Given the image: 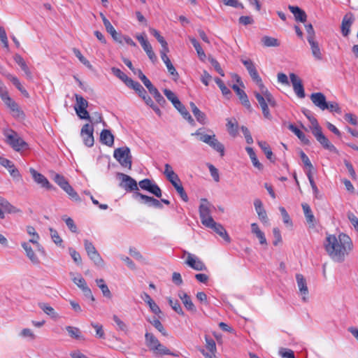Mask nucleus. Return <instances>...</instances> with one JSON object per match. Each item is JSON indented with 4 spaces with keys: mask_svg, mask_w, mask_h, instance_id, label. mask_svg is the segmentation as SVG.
<instances>
[{
    "mask_svg": "<svg viewBox=\"0 0 358 358\" xmlns=\"http://www.w3.org/2000/svg\"><path fill=\"white\" fill-rule=\"evenodd\" d=\"M6 137V143L15 151H20L27 148V143L13 130H10L4 134Z\"/></svg>",
    "mask_w": 358,
    "mask_h": 358,
    "instance_id": "nucleus-4",
    "label": "nucleus"
},
{
    "mask_svg": "<svg viewBox=\"0 0 358 358\" xmlns=\"http://www.w3.org/2000/svg\"><path fill=\"white\" fill-rule=\"evenodd\" d=\"M70 275L71 276V280L73 282L82 290L84 295L94 301V297L92 294V292L90 288L87 286V282L83 277L79 273L76 275L73 273H70Z\"/></svg>",
    "mask_w": 358,
    "mask_h": 358,
    "instance_id": "nucleus-10",
    "label": "nucleus"
},
{
    "mask_svg": "<svg viewBox=\"0 0 358 358\" xmlns=\"http://www.w3.org/2000/svg\"><path fill=\"white\" fill-rule=\"evenodd\" d=\"M84 246L88 257L94 264L97 266L103 267L104 266V262L93 243L85 239L84 240Z\"/></svg>",
    "mask_w": 358,
    "mask_h": 358,
    "instance_id": "nucleus-6",
    "label": "nucleus"
},
{
    "mask_svg": "<svg viewBox=\"0 0 358 358\" xmlns=\"http://www.w3.org/2000/svg\"><path fill=\"white\" fill-rule=\"evenodd\" d=\"M289 10L293 13L295 20L301 22L306 21L307 15L306 13L298 6H289Z\"/></svg>",
    "mask_w": 358,
    "mask_h": 358,
    "instance_id": "nucleus-34",
    "label": "nucleus"
},
{
    "mask_svg": "<svg viewBox=\"0 0 358 358\" xmlns=\"http://www.w3.org/2000/svg\"><path fill=\"white\" fill-rule=\"evenodd\" d=\"M150 33L156 38L158 42L161 44L162 50L165 51H169L168 44L163 36H162L159 32L153 28H150Z\"/></svg>",
    "mask_w": 358,
    "mask_h": 358,
    "instance_id": "nucleus-44",
    "label": "nucleus"
},
{
    "mask_svg": "<svg viewBox=\"0 0 358 358\" xmlns=\"http://www.w3.org/2000/svg\"><path fill=\"white\" fill-rule=\"evenodd\" d=\"M348 218L355 229L358 232V218L351 212L348 213Z\"/></svg>",
    "mask_w": 358,
    "mask_h": 358,
    "instance_id": "nucleus-64",
    "label": "nucleus"
},
{
    "mask_svg": "<svg viewBox=\"0 0 358 358\" xmlns=\"http://www.w3.org/2000/svg\"><path fill=\"white\" fill-rule=\"evenodd\" d=\"M40 308L48 315L50 316L53 319H57L59 317L58 314L55 312V309L45 303H40L38 304Z\"/></svg>",
    "mask_w": 358,
    "mask_h": 358,
    "instance_id": "nucleus-45",
    "label": "nucleus"
},
{
    "mask_svg": "<svg viewBox=\"0 0 358 358\" xmlns=\"http://www.w3.org/2000/svg\"><path fill=\"white\" fill-rule=\"evenodd\" d=\"M76 104L74 106V108L80 109L87 108L88 102L80 95L75 94Z\"/></svg>",
    "mask_w": 358,
    "mask_h": 358,
    "instance_id": "nucleus-54",
    "label": "nucleus"
},
{
    "mask_svg": "<svg viewBox=\"0 0 358 358\" xmlns=\"http://www.w3.org/2000/svg\"><path fill=\"white\" fill-rule=\"evenodd\" d=\"M279 354L283 358H295L294 352L289 349L280 348Z\"/></svg>",
    "mask_w": 358,
    "mask_h": 358,
    "instance_id": "nucleus-63",
    "label": "nucleus"
},
{
    "mask_svg": "<svg viewBox=\"0 0 358 358\" xmlns=\"http://www.w3.org/2000/svg\"><path fill=\"white\" fill-rule=\"evenodd\" d=\"M317 141L324 147V148L329 151H336V149L334 145H332L329 139L323 134L322 129H316L314 134H313Z\"/></svg>",
    "mask_w": 358,
    "mask_h": 358,
    "instance_id": "nucleus-20",
    "label": "nucleus"
},
{
    "mask_svg": "<svg viewBox=\"0 0 358 358\" xmlns=\"http://www.w3.org/2000/svg\"><path fill=\"white\" fill-rule=\"evenodd\" d=\"M20 210L10 203L6 199L0 196V219H4L6 213H17Z\"/></svg>",
    "mask_w": 358,
    "mask_h": 358,
    "instance_id": "nucleus-16",
    "label": "nucleus"
},
{
    "mask_svg": "<svg viewBox=\"0 0 358 358\" xmlns=\"http://www.w3.org/2000/svg\"><path fill=\"white\" fill-rule=\"evenodd\" d=\"M145 342L148 350L155 357H162L164 355L176 356L165 345L162 344L158 338L152 333L146 332L145 334Z\"/></svg>",
    "mask_w": 358,
    "mask_h": 358,
    "instance_id": "nucleus-2",
    "label": "nucleus"
},
{
    "mask_svg": "<svg viewBox=\"0 0 358 358\" xmlns=\"http://www.w3.org/2000/svg\"><path fill=\"white\" fill-rule=\"evenodd\" d=\"M4 103L8 107L12 113L13 116L15 117H20L24 116L22 110L20 108L18 104L13 100L10 96L3 101Z\"/></svg>",
    "mask_w": 358,
    "mask_h": 358,
    "instance_id": "nucleus-25",
    "label": "nucleus"
},
{
    "mask_svg": "<svg viewBox=\"0 0 358 358\" xmlns=\"http://www.w3.org/2000/svg\"><path fill=\"white\" fill-rule=\"evenodd\" d=\"M49 230H50V232L51 238L53 241V242L56 245H61L62 242H63V241L61 238V237L59 236V235L57 233V231L56 230H55L54 229H52V228H50Z\"/></svg>",
    "mask_w": 358,
    "mask_h": 358,
    "instance_id": "nucleus-59",
    "label": "nucleus"
},
{
    "mask_svg": "<svg viewBox=\"0 0 358 358\" xmlns=\"http://www.w3.org/2000/svg\"><path fill=\"white\" fill-rule=\"evenodd\" d=\"M249 74H250L251 78L252 79V80L254 82H255L256 84L259 86V87L260 88L261 93L263 94L266 96L267 101L271 105V106H275V100H274L273 96L271 95V94L268 91V90L264 85L262 78L259 76L257 69L253 70V71L250 72Z\"/></svg>",
    "mask_w": 358,
    "mask_h": 358,
    "instance_id": "nucleus-8",
    "label": "nucleus"
},
{
    "mask_svg": "<svg viewBox=\"0 0 358 358\" xmlns=\"http://www.w3.org/2000/svg\"><path fill=\"white\" fill-rule=\"evenodd\" d=\"M214 80L216 83V84L218 85V87H220L223 95L227 96V95L231 94L230 90L225 86L224 83L220 78H215L214 79Z\"/></svg>",
    "mask_w": 358,
    "mask_h": 358,
    "instance_id": "nucleus-57",
    "label": "nucleus"
},
{
    "mask_svg": "<svg viewBox=\"0 0 358 358\" xmlns=\"http://www.w3.org/2000/svg\"><path fill=\"white\" fill-rule=\"evenodd\" d=\"M184 255L186 256L185 263L192 269L199 271H206L207 269L205 264L195 255L184 251Z\"/></svg>",
    "mask_w": 358,
    "mask_h": 358,
    "instance_id": "nucleus-7",
    "label": "nucleus"
},
{
    "mask_svg": "<svg viewBox=\"0 0 358 358\" xmlns=\"http://www.w3.org/2000/svg\"><path fill=\"white\" fill-rule=\"evenodd\" d=\"M169 51H165L164 50H161V57L164 64H166V66L168 69V71L169 73L173 76L174 80H177L178 78V73L176 71L175 67L172 64L171 60L169 59V57L167 56V52Z\"/></svg>",
    "mask_w": 358,
    "mask_h": 358,
    "instance_id": "nucleus-26",
    "label": "nucleus"
},
{
    "mask_svg": "<svg viewBox=\"0 0 358 358\" xmlns=\"http://www.w3.org/2000/svg\"><path fill=\"white\" fill-rule=\"evenodd\" d=\"M210 204L206 199H201L199 212L202 224L207 225L210 222H213V219L210 215Z\"/></svg>",
    "mask_w": 358,
    "mask_h": 358,
    "instance_id": "nucleus-9",
    "label": "nucleus"
},
{
    "mask_svg": "<svg viewBox=\"0 0 358 358\" xmlns=\"http://www.w3.org/2000/svg\"><path fill=\"white\" fill-rule=\"evenodd\" d=\"M164 174L172 185H175V183L180 180L178 176L174 172L173 168L169 164L164 165Z\"/></svg>",
    "mask_w": 358,
    "mask_h": 358,
    "instance_id": "nucleus-29",
    "label": "nucleus"
},
{
    "mask_svg": "<svg viewBox=\"0 0 358 358\" xmlns=\"http://www.w3.org/2000/svg\"><path fill=\"white\" fill-rule=\"evenodd\" d=\"M13 59H14V61L20 66L21 69L24 71L27 79L32 80V78H33L32 73H31V70L29 69V68L28 67V66H27V63L25 62L24 59H23V57L19 54H15L13 57Z\"/></svg>",
    "mask_w": 358,
    "mask_h": 358,
    "instance_id": "nucleus-27",
    "label": "nucleus"
},
{
    "mask_svg": "<svg viewBox=\"0 0 358 358\" xmlns=\"http://www.w3.org/2000/svg\"><path fill=\"white\" fill-rule=\"evenodd\" d=\"M136 38L141 43L143 49L146 52L149 59L153 62H155L157 60V57L152 50V45H150L149 41L146 39L144 34H138L136 36Z\"/></svg>",
    "mask_w": 358,
    "mask_h": 358,
    "instance_id": "nucleus-15",
    "label": "nucleus"
},
{
    "mask_svg": "<svg viewBox=\"0 0 358 358\" xmlns=\"http://www.w3.org/2000/svg\"><path fill=\"white\" fill-rule=\"evenodd\" d=\"M150 322L164 336L166 335V331L162 325V322L157 318L150 320Z\"/></svg>",
    "mask_w": 358,
    "mask_h": 358,
    "instance_id": "nucleus-61",
    "label": "nucleus"
},
{
    "mask_svg": "<svg viewBox=\"0 0 358 358\" xmlns=\"http://www.w3.org/2000/svg\"><path fill=\"white\" fill-rule=\"evenodd\" d=\"M289 78L293 87L294 92L296 94V95L299 98H304L306 94L301 78L294 73L289 74Z\"/></svg>",
    "mask_w": 358,
    "mask_h": 358,
    "instance_id": "nucleus-13",
    "label": "nucleus"
},
{
    "mask_svg": "<svg viewBox=\"0 0 358 358\" xmlns=\"http://www.w3.org/2000/svg\"><path fill=\"white\" fill-rule=\"evenodd\" d=\"M52 179L62 189L69 185L67 180L62 175L59 173H55Z\"/></svg>",
    "mask_w": 358,
    "mask_h": 358,
    "instance_id": "nucleus-49",
    "label": "nucleus"
},
{
    "mask_svg": "<svg viewBox=\"0 0 358 358\" xmlns=\"http://www.w3.org/2000/svg\"><path fill=\"white\" fill-rule=\"evenodd\" d=\"M192 135L197 136L199 141L208 144L210 148L219 152L221 157L224 155V146L217 139L214 134L211 135L206 134L201 132V129H199Z\"/></svg>",
    "mask_w": 358,
    "mask_h": 358,
    "instance_id": "nucleus-3",
    "label": "nucleus"
},
{
    "mask_svg": "<svg viewBox=\"0 0 358 358\" xmlns=\"http://www.w3.org/2000/svg\"><path fill=\"white\" fill-rule=\"evenodd\" d=\"M91 326L96 330V336L99 338H104L105 333L103 326L98 323L92 322Z\"/></svg>",
    "mask_w": 358,
    "mask_h": 358,
    "instance_id": "nucleus-58",
    "label": "nucleus"
},
{
    "mask_svg": "<svg viewBox=\"0 0 358 358\" xmlns=\"http://www.w3.org/2000/svg\"><path fill=\"white\" fill-rule=\"evenodd\" d=\"M70 197L71 199L76 201H80L81 199L78 194V193L74 190V189L70 185V184L63 189Z\"/></svg>",
    "mask_w": 358,
    "mask_h": 358,
    "instance_id": "nucleus-51",
    "label": "nucleus"
},
{
    "mask_svg": "<svg viewBox=\"0 0 358 358\" xmlns=\"http://www.w3.org/2000/svg\"><path fill=\"white\" fill-rule=\"evenodd\" d=\"M323 245L329 258L336 263L343 262L354 248L351 238L345 233L327 234Z\"/></svg>",
    "mask_w": 358,
    "mask_h": 358,
    "instance_id": "nucleus-1",
    "label": "nucleus"
},
{
    "mask_svg": "<svg viewBox=\"0 0 358 358\" xmlns=\"http://www.w3.org/2000/svg\"><path fill=\"white\" fill-rule=\"evenodd\" d=\"M257 144L264 152L266 158L269 159L271 162H274L273 152L269 146V145L263 141H258Z\"/></svg>",
    "mask_w": 358,
    "mask_h": 358,
    "instance_id": "nucleus-40",
    "label": "nucleus"
},
{
    "mask_svg": "<svg viewBox=\"0 0 358 358\" xmlns=\"http://www.w3.org/2000/svg\"><path fill=\"white\" fill-rule=\"evenodd\" d=\"M150 93L154 96L156 101L160 106H164V104L166 103V100L156 87L154 90H152Z\"/></svg>",
    "mask_w": 358,
    "mask_h": 358,
    "instance_id": "nucleus-55",
    "label": "nucleus"
},
{
    "mask_svg": "<svg viewBox=\"0 0 358 358\" xmlns=\"http://www.w3.org/2000/svg\"><path fill=\"white\" fill-rule=\"evenodd\" d=\"M229 134L235 137L238 134V122L235 118H227L226 124Z\"/></svg>",
    "mask_w": 358,
    "mask_h": 358,
    "instance_id": "nucleus-37",
    "label": "nucleus"
},
{
    "mask_svg": "<svg viewBox=\"0 0 358 358\" xmlns=\"http://www.w3.org/2000/svg\"><path fill=\"white\" fill-rule=\"evenodd\" d=\"M114 158L124 168L131 169V155L128 147L118 148L114 150Z\"/></svg>",
    "mask_w": 358,
    "mask_h": 358,
    "instance_id": "nucleus-5",
    "label": "nucleus"
},
{
    "mask_svg": "<svg viewBox=\"0 0 358 358\" xmlns=\"http://www.w3.org/2000/svg\"><path fill=\"white\" fill-rule=\"evenodd\" d=\"M251 232L259 239V243L262 245H266L267 241L264 233L259 229L257 223L251 224Z\"/></svg>",
    "mask_w": 358,
    "mask_h": 358,
    "instance_id": "nucleus-33",
    "label": "nucleus"
},
{
    "mask_svg": "<svg viewBox=\"0 0 358 358\" xmlns=\"http://www.w3.org/2000/svg\"><path fill=\"white\" fill-rule=\"evenodd\" d=\"M19 335H20V336H21L22 338H29L31 341L34 340L36 338V336L34 334V332L32 331V330L30 329H28V328L23 329L20 331Z\"/></svg>",
    "mask_w": 358,
    "mask_h": 358,
    "instance_id": "nucleus-60",
    "label": "nucleus"
},
{
    "mask_svg": "<svg viewBox=\"0 0 358 358\" xmlns=\"http://www.w3.org/2000/svg\"><path fill=\"white\" fill-rule=\"evenodd\" d=\"M288 129L292 131L298 138L304 144L309 145L310 141L306 137L305 134L301 131L299 128H297L294 124H290L288 126Z\"/></svg>",
    "mask_w": 358,
    "mask_h": 358,
    "instance_id": "nucleus-36",
    "label": "nucleus"
},
{
    "mask_svg": "<svg viewBox=\"0 0 358 358\" xmlns=\"http://www.w3.org/2000/svg\"><path fill=\"white\" fill-rule=\"evenodd\" d=\"M178 297L181 299L182 303L187 310L193 313L196 312V308L190 298V296L185 292L180 291L178 292Z\"/></svg>",
    "mask_w": 358,
    "mask_h": 358,
    "instance_id": "nucleus-30",
    "label": "nucleus"
},
{
    "mask_svg": "<svg viewBox=\"0 0 358 358\" xmlns=\"http://www.w3.org/2000/svg\"><path fill=\"white\" fill-rule=\"evenodd\" d=\"M100 140L103 144L111 146L114 143V136L108 129H103L100 134Z\"/></svg>",
    "mask_w": 358,
    "mask_h": 358,
    "instance_id": "nucleus-35",
    "label": "nucleus"
},
{
    "mask_svg": "<svg viewBox=\"0 0 358 358\" xmlns=\"http://www.w3.org/2000/svg\"><path fill=\"white\" fill-rule=\"evenodd\" d=\"M22 247L26 252V255L27 257L30 259V261L34 264H39V259L34 253V250H32L31 247L29 245V242H23L21 244Z\"/></svg>",
    "mask_w": 358,
    "mask_h": 358,
    "instance_id": "nucleus-32",
    "label": "nucleus"
},
{
    "mask_svg": "<svg viewBox=\"0 0 358 358\" xmlns=\"http://www.w3.org/2000/svg\"><path fill=\"white\" fill-rule=\"evenodd\" d=\"M262 42L265 47H278L280 45V42L277 38L268 36L262 37Z\"/></svg>",
    "mask_w": 358,
    "mask_h": 358,
    "instance_id": "nucleus-48",
    "label": "nucleus"
},
{
    "mask_svg": "<svg viewBox=\"0 0 358 358\" xmlns=\"http://www.w3.org/2000/svg\"><path fill=\"white\" fill-rule=\"evenodd\" d=\"M27 232L28 234L31 236V238L29 239V242L33 244H35L36 245V247L38 248V250H41V246L38 243V240H39L40 237H39V235L36 231L34 227H33L31 226H28L27 227Z\"/></svg>",
    "mask_w": 358,
    "mask_h": 358,
    "instance_id": "nucleus-38",
    "label": "nucleus"
},
{
    "mask_svg": "<svg viewBox=\"0 0 358 358\" xmlns=\"http://www.w3.org/2000/svg\"><path fill=\"white\" fill-rule=\"evenodd\" d=\"M307 41L310 46V50L313 57L318 61H321L323 59L321 48L319 45L318 42L311 37H307Z\"/></svg>",
    "mask_w": 358,
    "mask_h": 358,
    "instance_id": "nucleus-24",
    "label": "nucleus"
},
{
    "mask_svg": "<svg viewBox=\"0 0 358 358\" xmlns=\"http://www.w3.org/2000/svg\"><path fill=\"white\" fill-rule=\"evenodd\" d=\"M117 178L121 180L120 186L126 191H138V187L136 181L128 175L122 173H117Z\"/></svg>",
    "mask_w": 358,
    "mask_h": 358,
    "instance_id": "nucleus-11",
    "label": "nucleus"
},
{
    "mask_svg": "<svg viewBox=\"0 0 358 358\" xmlns=\"http://www.w3.org/2000/svg\"><path fill=\"white\" fill-rule=\"evenodd\" d=\"M189 39L190 42L192 43V45L195 48L196 53L198 55V57L201 61H204L206 59V55L203 50L202 49L200 43L196 41V38L193 37H189Z\"/></svg>",
    "mask_w": 358,
    "mask_h": 358,
    "instance_id": "nucleus-42",
    "label": "nucleus"
},
{
    "mask_svg": "<svg viewBox=\"0 0 358 358\" xmlns=\"http://www.w3.org/2000/svg\"><path fill=\"white\" fill-rule=\"evenodd\" d=\"M168 301L169 305L171 306L173 310H174L178 314L184 315V312L177 300H173L171 297L168 298Z\"/></svg>",
    "mask_w": 358,
    "mask_h": 358,
    "instance_id": "nucleus-53",
    "label": "nucleus"
},
{
    "mask_svg": "<svg viewBox=\"0 0 358 358\" xmlns=\"http://www.w3.org/2000/svg\"><path fill=\"white\" fill-rule=\"evenodd\" d=\"M310 100L315 106L318 107L322 110H326L327 108V101L326 97L322 92L313 93L310 95Z\"/></svg>",
    "mask_w": 358,
    "mask_h": 358,
    "instance_id": "nucleus-23",
    "label": "nucleus"
},
{
    "mask_svg": "<svg viewBox=\"0 0 358 358\" xmlns=\"http://www.w3.org/2000/svg\"><path fill=\"white\" fill-rule=\"evenodd\" d=\"M94 129L92 126L89 124H85L81 129L80 136L83 138V142L87 147H92L94 145Z\"/></svg>",
    "mask_w": 358,
    "mask_h": 358,
    "instance_id": "nucleus-14",
    "label": "nucleus"
},
{
    "mask_svg": "<svg viewBox=\"0 0 358 358\" xmlns=\"http://www.w3.org/2000/svg\"><path fill=\"white\" fill-rule=\"evenodd\" d=\"M232 89L236 93L242 104L247 108H250V103L245 92L243 90H241L237 85H233Z\"/></svg>",
    "mask_w": 358,
    "mask_h": 358,
    "instance_id": "nucleus-31",
    "label": "nucleus"
},
{
    "mask_svg": "<svg viewBox=\"0 0 358 358\" xmlns=\"http://www.w3.org/2000/svg\"><path fill=\"white\" fill-rule=\"evenodd\" d=\"M193 114L199 123L202 124L206 123V116L205 113L201 112L199 108H194Z\"/></svg>",
    "mask_w": 358,
    "mask_h": 358,
    "instance_id": "nucleus-56",
    "label": "nucleus"
},
{
    "mask_svg": "<svg viewBox=\"0 0 358 358\" xmlns=\"http://www.w3.org/2000/svg\"><path fill=\"white\" fill-rule=\"evenodd\" d=\"M29 173H31L34 180L42 187L46 189H55V187L50 184L48 180L41 173L37 172L34 169L30 168Z\"/></svg>",
    "mask_w": 358,
    "mask_h": 358,
    "instance_id": "nucleus-12",
    "label": "nucleus"
},
{
    "mask_svg": "<svg viewBox=\"0 0 358 358\" xmlns=\"http://www.w3.org/2000/svg\"><path fill=\"white\" fill-rule=\"evenodd\" d=\"M254 206L255 210L258 215L259 219L263 222H268V217L266 212L263 206V203L259 199H256L254 201Z\"/></svg>",
    "mask_w": 358,
    "mask_h": 358,
    "instance_id": "nucleus-28",
    "label": "nucleus"
},
{
    "mask_svg": "<svg viewBox=\"0 0 358 358\" xmlns=\"http://www.w3.org/2000/svg\"><path fill=\"white\" fill-rule=\"evenodd\" d=\"M73 52L76 57L79 59V61L84 64L85 66H87L89 69H92V66L90 64V62L82 55L81 52L77 49L73 48Z\"/></svg>",
    "mask_w": 358,
    "mask_h": 358,
    "instance_id": "nucleus-52",
    "label": "nucleus"
},
{
    "mask_svg": "<svg viewBox=\"0 0 358 358\" xmlns=\"http://www.w3.org/2000/svg\"><path fill=\"white\" fill-rule=\"evenodd\" d=\"M63 220L65 222L66 226L73 233L77 232V227L73 221V220L71 217H64Z\"/></svg>",
    "mask_w": 358,
    "mask_h": 358,
    "instance_id": "nucleus-62",
    "label": "nucleus"
},
{
    "mask_svg": "<svg viewBox=\"0 0 358 358\" xmlns=\"http://www.w3.org/2000/svg\"><path fill=\"white\" fill-rule=\"evenodd\" d=\"M206 227L213 229L215 233L220 235L224 241L227 243L230 242V237L228 235L227 231L224 228V227L216 222L213 220V222H210L207 225H205Z\"/></svg>",
    "mask_w": 358,
    "mask_h": 358,
    "instance_id": "nucleus-21",
    "label": "nucleus"
},
{
    "mask_svg": "<svg viewBox=\"0 0 358 358\" xmlns=\"http://www.w3.org/2000/svg\"><path fill=\"white\" fill-rule=\"evenodd\" d=\"M95 282L96 283V285L101 289L103 295L108 299H111L112 294H111L108 285L106 284L105 280L102 278H99V279H96Z\"/></svg>",
    "mask_w": 358,
    "mask_h": 358,
    "instance_id": "nucleus-39",
    "label": "nucleus"
},
{
    "mask_svg": "<svg viewBox=\"0 0 358 358\" xmlns=\"http://www.w3.org/2000/svg\"><path fill=\"white\" fill-rule=\"evenodd\" d=\"M134 196L136 199L139 198L142 203L146 204L148 206H152L156 208H162L163 207L160 201L153 197L143 194L138 192H136Z\"/></svg>",
    "mask_w": 358,
    "mask_h": 358,
    "instance_id": "nucleus-19",
    "label": "nucleus"
},
{
    "mask_svg": "<svg viewBox=\"0 0 358 358\" xmlns=\"http://www.w3.org/2000/svg\"><path fill=\"white\" fill-rule=\"evenodd\" d=\"M302 208L304 213V215L306 217V221L308 224L313 225V222L315 220L314 215L311 210L310 207L307 203H302Z\"/></svg>",
    "mask_w": 358,
    "mask_h": 358,
    "instance_id": "nucleus-46",
    "label": "nucleus"
},
{
    "mask_svg": "<svg viewBox=\"0 0 358 358\" xmlns=\"http://www.w3.org/2000/svg\"><path fill=\"white\" fill-rule=\"evenodd\" d=\"M355 20L352 13H346L343 17L341 22V33L343 36H348L350 32V27Z\"/></svg>",
    "mask_w": 358,
    "mask_h": 358,
    "instance_id": "nucleus-17",
    "label": "nucleus"
},
{
    "mask_svg": "<svg viewBox=\"0 0 358 358\" xmlns=\"http://www.w3.org/2000/svg\"><path fill=\"white\" fill-rule=\"evenodd\" d=\"M138 77L142 81L144 85L147 87L149 92H150L152 90L155 88V87L153 86L150 80L143 74L142 71H138Z\"/></svg>",
    "mask_w": 358,
    "mask_h": 358,
    "instance_id": "nucleus-50",
    "label": "nucleus"
},
{
    "mask_svg": "<svg viewBox=\"0 0 358 358\" xmlns=\"http://www.w3.org/2000/svg\"><path fill=\"white\" fill-rule=\"evenodd\" d=\"M127 87L135 90L141 98L147 94V92L143 88V87L138 82L134 81L133 80L130 81Z\"/></svg>",
    "mask_w": 358,
    "mask_h": 358,
    "instance_id": "nucleus-43",
    "label": "nucleus"
},
{
    "mask_svg": "<svg viewBox=\"0 0 358 358\" xmlns=\"http://www.w3.org/2000/svg\"><path fill=\"white\" fill-rule=\"evenodd\" d=\"M111 71L115 76H117L122 81H123L127 86L129 85L130 81L132 80L131 78H129L124 73H123L120 69H119L117 68L113 67L111 69Z\"/></svg>",
    "mask_w": 358,
    "mask_h": 358,
    "instance_id": "nucleus-47",
    "label": "nucleus"
},
{
    "mask_svg": "<svg viewBox=\"0 0 358 358\" xmlns=\"http://www.w3.org/2000/svg\"><path fill=\"white\" fill-rule=\"evenodd\" d=\"M66 330L71 338L78 340H84V337L79 328L72 326H67L66 327Z\"/></svg>",
    "mask_w": 358,
    "mask_h": 358,
    "instance_id": "nucleus-41",
    "label": "nucleus"
},
{
    "mask_svg": "<svg viewBox=\"0 0 358 358\" xmlns=\"http://www.w3.org/2000/svg\"><path fill=\"white\" fill-rule=\"evenodd\" d=\"M296 280L297 283V287L299 288V294L302 296V300L304 302H307L308 301V289L307 286V282L302 274L297 273L296 275Z\"/></svg>",
    "mask_w": 358,
    "mask_h": 358,
    "instance_id": "nucleus-18",
    "label": "nucleus"
},
{
    "mask_svg": "<svg viewBox=\"0 0 358 358\" xmlns=\"http://www.w3.org/2000/svg\"><path fill=\"white\" fill-rule=\"evenodd\" d=\"M0 164L7 169L13 178L18 180L21 179V174L11 161L3 157H0Z\"/></svg>",
    "mask_w": 358,
    "mask_h": 358,
    "instance_id": "nucleus-22",
    "label": "nucleus"
}]
</instances>
